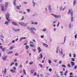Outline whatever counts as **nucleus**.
<instances>
[{"label":"nucleus","mask_w":77,"mask_h":77,"mask_svg":"<svg viewBox=\"0 0 77 77\" xmlns=\"http://www.w3.org/2000/svg\"><path fill=\"white\" fill-rule=\"evenodd\" d=\"M47 31V29L46 28H44L42 29L43 32H46Z\"/></svg>","instance_id":"nucleus-28"},{"label":"nucleus","mask_w":77,"mask_h":77,"mask_svg":"<svg viewBox=\"0 0 77 77\" xmlns=\"http://www.w3.org/2000/svg\"><path fill=\"white\" fill-rule=\"evenodd\" d=\"M63 51L62 50V49H61L60 50H59V52L60 54L62 55L63 54Z\"/></svg>","instance_id":"nucleus-11"},{"label":"nucleus","mask_w":77,"mask_h":77,"mask_svg":"<svg viewBox=\"0 0 77 77\" xmlns=\"http://www.w3.org/2000/svg\"><path fill=\"white\" fill-rule=\"evenodd\" d=\"M30 29L31 30L30 31L32 33V34H35V32L33 30H34V31H36V29L35 28L33 27L31 28Z\"/></svg>","instance_id":"nucleus-2"},{"label":"nucleus","mask_w":77,"mask_h":77,"mask_svg":"<svg viewBox=\"0 0 77 77\" xmlns=\"http://www.w3.org/2000/svg\"><path fill=\"white\" fill-rule=\"evenodd\" d=\"M69 28H70V29H71L72 27V25L71 24H70L69 25Z\"/></svg>","instance_id":"nucleus-29"},{"label":"nucleus","mask_w":77,"mask_h":77,"mask_svg":"<svg viewBox=\"0 0 77 77\" xmlns=\"http://www.w3.org/2000/svg\"><path fill=\"white\" fill-rule=\"evenodd\" d=\"M10 14L9 13H8L6 15V17L7 20L8 21V22H10V20H9V16Z\"/></svg>","instance_id":"nucleus-3"},{"label":"nucleus","mask_w":77,"mask_h":77,"mask_svg":"<svg viewBox=\"0 0 77 77\" xmlns=\"http://www.w3.org/2000/svg\"><path fill=\"white\" fill-rule=\"evenodd\" d=\"M65 41H66V36L64 37V43H65Z\"/></svg>","instance_id":"nucleus-37"},{"label":"nucleus","mask_w":77,"mask_h":77,"mask_svg":"<svg viewBox=\"0 0 77 77\" xmlns=\"http://www.w3.org/2000/svg\"><path fill=\"white\" fill-rule=\"evenodd\" d=\"M70 63L72 66H73L74 65H75V63L73 62H71Z\"/></svg>","instance_id":"nucleus-15"},{"label":"nucleus","mask_w":77,"mask_h":77,"mask_svg":"<svg viewBox=\"0 0 77 77\" xmlns=\"http://www.w3.org/2000/svg\"><path fill=\"white\" fill-rule=\"evenodd\" d=\"M43 45L46 47H48V45L46 44L43 43Z\"/></svg>","instance_id":"nucleus-25"},{"label":"nucleus","mask_w":77,"mask_h":77,"mask_svg":"<svg viewBox=\"0 0 77 77\" xmlns=\"http://www.w3.org/2000/svg\"><path fill=\"white\" fill-rule=\"evenodd\" d=\"M33 61H32L29 63V65H32L33 64Z\"/></svg>","instance_id":"nucleus-43"},{"label":"nucleus","mask_w":77,"mask_h":77,"mask_svg":"<svg viewBox=\"0 0 77 77\" xmlns=\"http://www.w3.org/2000/svg\"><path fill=\"white\" fill-rule=\"evenodd\" d=\"M77 33L76 34V35H75V38H77Z\"/></svg>","instance_id":"nucleus-56"},{"label":"nucleus","mask_w":77,"mask_h":77,"mask_svg":"<svg viewBox=\"0 0 77 77\" xmlns=\"http://www.w3.org/2000/svg\"><path fill=\"white\" fill-rule=\"evenodd\" d=\"M51 15H52L53 17L56 18H61V15H56V14H51Z\"/></svg>","instance_id":"nucleus-1"},{"label":"nucleus","mask_w":77,"mask_h":77,"mask_svg":"<svg viewBox=\"0 0 77 77\" xmlns=\"http://www.w3.org/2000/svg\"><path fill=\"white\" fill-rule=\"evenodd\" d=\"M29 46H30V47H35V45H33V44H31L29 45Z\"/></svg>","instance_id":"nucleus-17"},{"label":"nucleus","mask_w":77,"mask_h":77,"mask_svg":"<svg viewBox=\"0 0 77 77\" xmlns=\"http://www.w3.org/2000/svg\"><path fill=\"white\" fill-rule=\"evenodd\" d=\"M77 68V66H74V69H76Z\"/></svg>","instance_id":"nucleus-54"},{"label":"nucleus","mask_w":77,"mask_h":77,"mask_svg":"<svg viewBox=\"0 0 77 77\" xmlns=\"http://www.w3.org/2000/svg\"><path fill=\"white\" fill-rule=\"evenodd\" d=\"M48 63H49V64H51V62H52V61L51 60H50L49 59H48Z\"/></svg>","instance_id":"nucleus-21"},{"label":"nucleus","mask_w":77,"mask_h":77,"mask_svg":"<svg viewBox=\"0 0 77 77\" xmlns=\"http://www.w3.org/2000/svg\"><path fill=\"white\" fill-rule=\"evenodd\" d=\"M40 58H42V54L41 53H40Z\"/></svg>","instance_id":"nucleus-42"},{"label":"nucleus","mask_w":77,"mask_h":77,"mask_svg":"<svg viewBox=\"0 0 77 77\" xmlns=\"http://www.w3.org/2000/svg\"><path fill=\"white\" fill-rule=\"evenodd\" d=\"M39 66H40L41 68H43V65H41V64H39Z\"/></svg>","instance_id":"nucleus-38"},{"label":"nucleus","mask_w":77,"mask_h":77,"mask_svg":"<svg viewBox=\"0 0 77 77\" xmlns=\"http://www.w3.org/2000/svg\"><path fill=\"white\" fill-rule=\"evenodd\" d=\"M19 68H22V65H20L19 66Z\"/></svg>","instance_id":"nucleus-60"},{"label":"nucleus","mask_w":77,"mask_h":77,"mask_svg":"<svg viewBox=\"0 0 77 77\" xmlns=\"http://www.w3.org/2000/svg\"><path fill=\"white\" fill-rule=\"evenodd\" d=\"M6 48H4L2 49V51H5Z\"/></svg>","instance_id":"nucleus-32"},{"label":"nucleus","mask_w":77,"mask_h":77,"mask_svg":"<svg viewBox=\"0 0 77 77\" xmlns=\"http://www.w3.org/2000/svg\"><path fill=\"white\" fill-rule=\"evenodd\" d=\"M67 73H68V71H66V72H64V75H65V76H66V74H67Z\"/></svg>","instance_id":"nucleus-27"},{"label":"nucleus","mask_w":77,"mask_h":77,"mask_svg":"<svg viewBox=\"0 0 77 77\" xmlns=\"http://www.w3.org/2000/svg\"><path fill=\"white\" fill-rule=\"evenodd\" d=\"M67 66L68 67H69V68H70V67H71V66H70V64L69 63H68L67 64Z\"/></svg>","instance_id":"nucleus-40"},{"label":"nucleus","mask_w":77,"mask_h":77,"mask_svg":"<svg viewBox=\"0 0 77 77\" xmlns=\"http://www.w3.org/2000/svg\"><path fill=\"white\" fill-rule=\"evenodd\" d=\"M23 74H24L25 75H26V70L23 69Z\"/></svg>","instance_id":"nucleus-30"},{"label":"nucleus","mask_w":77,"mask_h":77,"mask_svg":"<svg viewBox=\"0 0 77 77\" xmlns=\"http://www.w3.org/2000/svg\"><path fill=\"white\" fill-rule=\"evenodd\" d=\"M34 76H36V72H35L34 73Z\"/></svg>","instance_id":"nucleus-49"},{"label":"nucleus","mask_w":77,"mask_h":77,"mask_svg":"<svg viewBox=\"0 0 77 77\" xmlns=\"http://www.w3.org/2000/svg\"><path fill=\"white\" fill-rule=\"evenodd\" d=\"M7 58V56H5L3 58V60H6Z\"/></svg>","instance_id":"nucleus-26"},{"label":"nucleus","mask_w":77,"mask_h":77,"mask_svg":"<svg viewBox=\"0 0 77 77\" xmlns=\"http://www.w3.org/2000/svg\"><path fill=\"white\" fill-rule=\"evenodd\" d=\"M9 23V22L8 21H6L5 22V24H6V25H8V23Z\"/></svg>","instance_id":"nucleus-31"},{"label":"nucleus","mask_w":77,"mask_h":77,"mask_svg":"<svg viewBox=\"0 0 77 77\" xmlns=\"http://www.w3.org/2000/svg\"><path fill=\"white\" fill-rule=\"evenodd\" d=\"M14 62H13L11 65V66H12V65H14Z\"/></svg>","instance_id":"nucleus-47"},{"label":"nucleus","mask_w":77,"mask_h":77,"mask_svg":"<svg viewBox=\"0 0 77 77\" xmlns=\"http://www.w3.org/2000/svg\"><path fill=\"white\" fill-rule=\"evenodd\" d=\"M19 24L21 26H24V27H26L27 26V25L28 24V23H25L23 22H19Z\"/></svg>","instance_id":"nucleus-4"},{"label":"nucleus","mask_w":77,"mask_h":77,"mask_svg":"<svg viewBox=\"0 0 77 77\" xmlns=\"http://www.w3.org/2000/svg\"><path fill=\"white\" fill-rule=\"evenodd\" d=\"M29 48V46L28 45H26L25 47V48L26 50H28V48Z\"/></svg>","instance_id":"nucleus-20"},{"label":"nucleus","mask_w":77,"mask_h":77,"mask_svg":"<svg viewBox=\"0 0 77 77\" xmlns=\"http://www.w3.org/2000/svg\"><path fill=\"white\" fill-rule=\"evenodd\" d=\"M4 73V74H6V72H7V70H6V68H5L4 69V70L3 71Z\"/></svg>","instance_id":"nucleus-18"},{"label":"nucleus","mask_w":77,"mask_h":77,"mask_svg":"<svg viewBox=\"0 0 77 77\" xmlns=\"http://www.w3.org/2000/svg\"><path fill=\"white\" fill-rule=\"evenodd\" d=\"M63 8V6H61L60 7V11H64V10H65V8H66V6H65L64 7V8Z\"/></svg>","instance_id":"nucleus-5"},{"label":"nucleus","mask_w":77,"mask_h":77,"mask_svg":"<svg viewBox=\"0 0 77 77\" xmlns=\"http://www.w3.org/2000/svg\"><path fill=\"white\" fill-rule=\"evenodd\" d=\"M32 24H35V25H37V24H38V23L36 22H32Z\"/></svg>","instance_id":"nucleus-22"},{"label":"nucleus","mask_w":77,"mask_h":77,"mask_svg":"<svg viewBox=\"0 0 77 77\" xmlns=\"http://www.w3.org/2000/svg\"><path fill=\"white\" fill-rule=\"evenodd\" d=\"M16 8L17 9L20 10V6H17Z\"/></svg>","instance_id":"nucleus-41"},{"label":"nucleus","mask_w":77,"mask_h":77,"mask_svg":"<svg viewBox=\"0 0 77 77\" xmlns=\"http://www.w3.org/2000/svg\"><path fill=\"white\" fill-rule=\"evenodd\" d=\"M11 72H12V73H14V72H16L15 71V70L14 69H12L10 70Z\"/></svg>","instance_id":"nucleus-24"},{"label":"nucleus","mask_w":77,"mask_h":77,"mask_svg":"<svg viewBox=\"0 0 77 77\" xmlns=\"http://www.w3.org/2000/svg\"><path fill=\"white\" fill-rule=\"evenodd\" d=\"M41 38H44V35H42L41 36Z\"/></svg>","instance_id":"nucleus-61"},{"label":"nucleus","mask_w":77,"mask_h":77,"mask_svg":"<svg viewBox=\"0 0 77 77\" xmlns=\"http://www.w3.org/2000/svg\"><path fill=\"white\" fill-rule=\"evenodd\" d=\"M14 62H16L17 61V59H15L14 60Z\"/></svg>","instance_id":"nucleus-53"},{"label":"nucleus","mask_w":77,"mask_h":77,"mask_svg":"<svg viewBox=\"0 0 77 77\" xmlns=\"http://www.w3.org/2000/svg\"><path fill=\"white\" fill-rule=\"evenodd\" d=\"M12 24L13 25H14V26H18V24H17L16 23H15L14 22H12Z\"/></svg>","instance_id":"nucleus-10"},{"label":"nucleus","mask_w":77,"mask_h":77,"mask_svg":"<svg viewBox=\"0 0 77 77\" xmlns=\"http://www.w3.org/2000/svg\"><path fill=\"white\" fill-rule=\"evenodd\" d=\"M76 56H75V54H73V57H75Z\"/></svg>","instance_id":"nucleus-55"},{"label":"nucleus","mask_w":77,"mask_h":77,"mask_svg":"<svg viewBox=\"0 0 77 77\" xmlns=\"http://www.w3.org/2000/svg\"><path fill=\"white\" fill-rule=\"evenodd\" d=\"M35 72V70H33L31 71V74H33V73Z\"/></svg>","instance_id":"nucleus-36"},{"label":"nucleus","mask_w":77,"mask_h":77,"mask_svg":"<svg viewBox=\"0 0 77 77\" xmlns=\"http://www.w3.org/2000/svg\"><path fill=\"white\" fill-rule=\"evenodd\" d=\"M12 43H14L15 42V40H13L12 42Z\"/></svg>","instance_id":"nucleus-64"},{"label":"nucleus","mask_w":77,"mask_h":77,"mask_svg":"<svg viewBox=\"0 0 77 77\" xmlns=\"http://www.w3.org/2000/svg\"><path fill=\"white\" fill-rule=\"evenodd\" d=\"M37 50L38 51V53H39L42 51V50L41 49V48L38 47L37 48Z\"/></svg>","instance_id":"nucleus-7"},{"label":"nucleus","mask_w":77,"mask_h":77,"mask_svg":"<svg viewBox=\"0 0 77 77\" xmlns=\"http://www.w3.org/2000/svg\"><path fill=\"white\" fill-rule=\"evenodd\" d=\"M49 10L50 12H51V5H49L48 7Z\"/></svg>","instance_id":"nucleus-12"},{"label":"nucleus","mask_w":77,"mask_h":77,"mask_svg":"<svg viewBox=\"0 0 77 77\" xmlns=\"http://www.w3.org/2000/svg\"><path fill=\"white\" fill-rule=\"evenodd\" d=\"M62 63V61H59V64H60V63Z\"/></svg>","instance_id":"nucleus-62"},{"label":"nucleus","mask_w":77,"mask_h":77,"mask_svg":"<svg viewBox=\"0 0 77 77\" xmlns=\"http://www.w3.org/2000/svg\"><path fill=\"white\" fill-rule=\"evenodd\" d=\"M12 53H13V51H11L8 53V54H12Z\"/></svg>","instance_id":"nucleus-39"},{"label":"nucleus","mask_w":77,"mask_h":77,"mask_svg":"<svg viewBox=\"0 0 77 77\" xmlns=\"http://www.w3.org/2000/svg\"><path fill=\"white\" fill-rule=\"evenodd\" d=\"M62 66L63 67H64V68H66V66L64 65H62Z\"/></svg>","instance_id":"nucleus-50"},{"label":"nucleus","mask_w":77,"mask_h":77,"mask_svg":"<svg viewBox=\"0 0 77 77\" xmlns=\"http://www.w3.org/2000/svg\"><path fill=\"white\" fill-rule=\"evenodd\" d=\"M27 12H30V9H27Z\"/></svg>","instance_id":"nucleus-44"},{"label":"nucleus","mask_w":77,"mask_h":77,"mask_svg":"<svg viewBox=\"0 0 77 77\" xmlns=\"http://www.w3.org/2000/svg\"><path fill=\"white\" fill-rule=\"evenodd\" d=\"M68 14H71H71H72L73 15V12H72V9L69 10L68 11Z\"/></svg>","instance_id":"nucleus-6"},{"label":"nucleus","mask_w":77,"mask_h":77,"mask_svg":"<svg viewBox=\"0 0 77 77\" xmlns=\"http://www.w3.org/2000/svg\"><path fill=\"white\" fill-rule=\"evenodd\" d=\"M69 75H73V74L72 72H71L70 73Z\"/></svg>","instance_id":"nucleus-45"},{"label":"nucleus","mask_w":77,"mask_h":77,"mask_svg":"<svg viewBox=\"0 0 77 77\" xmlns=\"http://www.w3.org/2000/svg\"><path fill=\"white\" fill-rule=\"evenodd\" d=\"M8 2H6L5 3V9H7V8H8Z\"/></svg>","instance_id":"nucleus-8"},{"label":"nucleus","mask_w":77,"mask_h":77,"mask_svg":"<svg viewBox=\"0 0 77 77\" xmlns=\"http://www.w3.org/2000/svg\"><path fill=\"white\" fill-rule=\"evenodd\" d=\"M32 5L33 7H35V5H36V3L35 2H34V1L33 0L32 1Z\"/></svg>","instance_id":"nucleus-19"},{"label":"nucleus","mask_w":77,"mask_h":77,"mask_svg":"<svg viewBox=\"0 0 77 77\" xmlns=\"http://www.w3.org/2000/svg\"><path fill=\"white\" fill-rule=\"evenodd\" d=\"M15 66L16 67L18 66V64L17 63H15Z\"/></svg>","instance_id":"nucleus-46"},{"label":"nucleus","mask_w":77,"mask_h":77,"mask_svg":"<svg viewBox=\"0 0 77 77\" xmlns=\"http://www.w3.org/2000/svg\"><path fill=\"white\" fill-rule=\"evenodd\" d=\"M59 47H58L57 48V50L56 51V53L57 54L58 53V51H59Z\"/></svg>","instance_id":"nucleus-16"},{"label":"nucleus","mask_w":77,"mask_h":77,"mask_svg":"<svg viewBox=\"0 0 77 77\" xmlns=\"http://www.w3.org/2000/svg\"><path fill=\"white\" fill-rule=\"evenodd\" d=\"M29 62V61L28 60H27L26 61V64H28V62Z\"/></svg>","instance_id":"nucleus-48"},{"label":"nucleus","mask_w":77,"mask_h":77,"mask_svg":"<svg viewBox=\"0 0 77 77\" xmlns=\"http://www.w3.org/2000/svg\"><path fill=\"white\" fill-rule=\"evenodd\" d=\"M1 10L2 11H4V7L3 6L1 7Z\"/></svg>","instance_id":"nucleus-34"},{"label":"nucleus","mask_w":77,"mask_h":77,"mask_svg":"<svg viewBox=\"0 0 77 77\" xmlns=\"http://www.w3.org/2000/svg\"><path fill=\"white\" fill-rule=\"evenodd\" d=\"M13 48H14V47L11 46L9 48V50H12L13 49Z\"/></svg>","instance_id":"nucleus-33"},{"label":"nucleus","mask_w":77,"mask_h":77,"mask_svg":"<svg viewBox=\"0 0 77 77\" xmlns=\"http://www.w3.org/2000/svg\"><path fill=\"white\" fill-rule=\"evenodd\" d=\"M24 19V16L23 17H22L21 19V20H23Z\"/></svg>","instance_id":"nucleus-63"},{"label":"nucleus","mask_w":77,"mask_h":77,"mask_svg":"<svg viewBox=\"0 0 77 77\" xmlns=\"http://www.w3.org/2000/svg\"><path fill=\"white\" fill-rule=\"evenodd\" d=\"M72 61H73V62H74V58H72Z\"/></svg>","instance_id":"nucleus-58"},{"label":"nucleus","mask_w":77,"mask_h":77,"mask_svg":"<svg viewBox=\"0 0 77 77\" xmlns=\"http://www.w3.org/2000/svg\"><path fill=\"white\" fill-rule=\"evenodd\" d=\"M14 30L15 32H20V29H14Z\"/></svg>","instance_id":"nucleus-13"},{"label":"nucleus","mask_w":77,"mask_h":77,"mask_svg":"<svg viewBox=\"0 0 77 77\" xmlns=\"http://www.w3.org/2000/svg\"><path fill=\"white\" fill-rule=\"evenodd\" d=\"M17 1V0H14L13 2V5H14L15 6H16V2Z\"/></svg>","instance_id":"nucleus-23"},{"label":"nucleus","mask_w":77,"mask_h":77,"mask_svg":"<svg viewBox=\"0 0 77 77\" xmlns=\"http://www.w3.org/2000/svg\"><path fill=\"white\" fill-rule=\"evenodd\" d=\"M73 15L72 14H71V21L72 22L74 20V17H73Z\"/></svg>","instance_id":"nucleus-9"},{"label":"nucleus","mask_w":77,"mask_h":77,"mask_svg":"<svg viewBox=\"0 0 77 77\" xmlns=\"http://www.w3.org/2000/svg\"><path fill=\"white\" fill-rule=\"evenodd\" d=\"M49 72H51L52 71V69H49Z\"/></svg>","instance_id":"nucleus-51"},{"label":"nucleus","mask_w":77,"mask_h":77,"mask_svg":"<svg viewBox=\"0 0 77 77\" xmlns=\"http://www.w3.org/2000/svg\"><path fill=\"white\" fill-rule=\"evenodd\" d=\"M15 56H18V53H17L15 54Z\"/></svg>","instance_id":"nucleus-52"},{"label":"nucleus","mask_w":77,"mask_h":77,"mask_svg":"<svg viewBox=\"0 0 77 77\" xmlns=\"http://www.w3.org/2000/svg\"><path fill=\"white\" fill-rule=\"evenodd\" d=\"M26 37L21 38H20V41L21 42L22 41V40H23V39H26Z\"/></svg>","instance_id":"nucleus-14"},{"label":"nucleus","mask_w":77,"mask_h":77,"mask_svg":"<svg viewBox=\"0 0 77 77\" xmlns=\"http://www.w3.org/2000/svg\"><path fill=\"white\" fill-rule=\"evenodd\" d=\"M49 41H50V42H51V41H52L51 38H49Z\"/></svg>","instance_id":"nucleus-59"},{"label":"nucleus","mask_w":77,"mask_h":77,"mask_svg":"<svg viewBox=\"0 0 77 77\" xmlns=\"http://www.w3.org/2000/svg\"><path fill=\"white\" fill-rule=\"evenodd\" d=\"M76 3V1L75 0H74L73 1V4L74 5H75Z\"/></svg>","instance_id":"nucleus-35"},{"label":"nucleus","mask_w":77,"mask_h":77,"mask_svg":"<svg viewBox=\"0 0 77 77\" xmlns=\"http://www.w3.org/2000/svg\"><path fill=\"white\" fill-rule=\"evenodd\" d=\"M65 57V54H64L63 56H62V58H64Z\"/></svg>","instance_id":"nucleus-57"}]
</instances>
